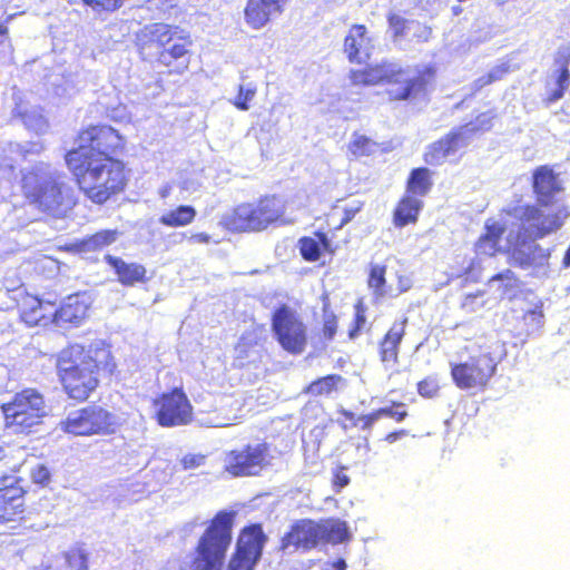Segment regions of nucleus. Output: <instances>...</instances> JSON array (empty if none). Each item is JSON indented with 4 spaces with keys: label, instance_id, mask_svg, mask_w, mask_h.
Wrapping results in <instances>:
<instances>
[{
    "label": "nucleus",
    "instance_id": "2eb2a0df",
    "mask_svg": "<svg viewBox=\"0 0 570 570\" xmlns=\"http://www.w3.org/2000/svg\"><path fill=\"white\" fill-rule=\"evenodd\" d=\"M495 363L490 354L481 353L465 362L451 363V379L460 390L483 391L493 374Z\"/></svg>",
    "mask_w": 570,
    "mask_h": 570
},
{
    "label": "nucleus",
    "instance_id": "c85d7f7f",
    "mask_svg": "<svg viewBox=\"0 0 570 570\" xmlns=\"http://www.w3.org/2000/svg\"><path fill=\"white\" fill-rule=\"evenodd\" d=\"M510 254L514 264L522 269L543 266L550 257L547 249L534 243L525 247L514 246Z\"/></svg>",
    "mask_w": 570,
    "mask_h": 570
},
{
    "label": "nucleus",
    "instance_id": "9d476101",
    "mask_svg": "<svg viewBox=\"0 0 570 570\" xmlns=\"http://www.w3.org/2000/svg\"><path fill=\"white\" fill-rule=\"evenodd\" d=\"M492 116L487 112L478 115L473 120L452 128L438 140L429 144L423 153V160L429 166L442 165L446 157L468 146L472 136L490 130Z\"/></svg>",
    "mask_w": 570,
    "mask_h": 570
},
{
    "label": "nucleus",
    "instance_id": "c9c22d12",
    "mask_svg": "<svg viewBox=\"0 0 570 570\" xmlns=\"http://www.w3.org/2000/svg\"><path fill=\"white\" fill-rule=\"evenodd\" d=\"M117 237L116 229H101L86 236L80 244L85 250L97 252L115 243Z\"/></svg>",
    "mask_w": 570,
    "mask_h": 570
},
{
    "label": "nucleus",
    "instance_id": "4c0bfd02",
    "mask_svg": "<svg viewBox=\"0 0 570 570\" xmlns=\"http://www.w3.org/2000/svg\"><path fill=\"white\" fill-rule=\"evenodd\" d=\"M367 326L366 308L362 303L354 305V317L347 330V337L351 341L356 340Z\"/></svg>",
    "mask_w": 570,
    "mask_h": 570
},
{
    "label": "nucleus",
    "instance_id": "680f3d73",
    "mask_svg": "<svg viewBox=\"0 0 570 570\" xmlns=\"http://www.w3.org/2000/svg\"><path fill=\"white\" fill-rule=\"evenodd\" d=\"M562 267L569 268L570 267V246L564 252V255L562 257Z\"/></svg>",
    "mask_w": 570,
    "mask_h": 570
},
{
    "label": "nucleus",
    "instance_id": "f8f14e48",
    "mask_svg": "<svg viewBox=\"0 0 570 570\" xmlns=\"http://www.w3.org/2000/svg\"><path fill=\"white\" fill-rule=\"evenodd\" d=\"M276 342L289 354H302L307 347L308 331L301 315L287 304L278 305L271 316Z\"/></svg>",
    "mask_w": 570,
    "mask_h": 570
},
{
    "label": "nucleus",
    "instance_id": "13d9d810",
    "mask_svg": "<svg viewBox=\"0 0 570 570\" xmlns=\"http://www.w3.org/2000/svg\"><path fill=\"white\" fill-rule=\"evenodd\" d=\"M347 566L343 558L324 563L323 570H346Z\"/></svg>",
    "mask_w": 570,
    "mask_h": 570
},
{
    "label": "nucleus",
    "instance_id": "f3484780",
    "mask_svg": "<svg viewBox=\"0 0 570 570\" xmlns=\"http://www.w3.org/2000/svg\"><path fill=\"white\" fill-rule=\"evenodd\" d=\"M24 494L21 479L4 476L0 480V523L14 529L26 520Z\"/></svg>",
    "mask_w": 570,
    "mask_h": 570
},
{
    "label": "nucleus",
    "instance_id": "09e8293b",
    "mask_svg": "<svg viewBox=\"0 0 570 570\" xmlns=\"http://www.w3.org/2000/svg\"><path fill=\"white\" fill-rule=\"evenodd\" d=\"M256 90L254 88H245L239 86L238 92L234 100V106L239 110H247L249 108L248 102L254 98Z\"/></svg>",
    "mask_w": 570,
    "mask_h": 570
},
{
    "label": "nucleus",
    "instance_id": "7ed1b4c3",
    "mask_svg": "<svg viewBox=\"0 0 570 570\" xmlns=\"http://www.w3.org/2000/svg\"><path fill=\"white\" fill-rule=\"evenodd\" d=\"M137 52L167 76H181L189 70L194 40L185 28L167 22L144 26L135 39Z\"/></svg>",
    "mask_w": 570,
    "mask_h": 570
},
{
    "label": "nucleus",
    "instance_id": "dca6fc26",
    "mask_svg": "<svg viewBox=\"0 0 570 570\" xmlns=\"http://www.w3.org/2000/svg\"><path fill=\"white\" fill-rule=\"evenodd\" d=\"M267 538L259 523L245 527L237 539L226 570H254Z\"/></svg>",
    "mask_w": 570,
    "mask_h": 570
},
{
    "label": "nucleus",
    "instance_id": "a19ab883",
    "mask_svg": "<svg viewBox=\"0 0 570 570\" xmlns=\"http://www.w3.org/2000/svg\"><path fill=\"white\" fill-rule=\"evenodd\" d=\"M509 72V67L505 65L495 66L485 75L480 76L473 81V90L479 91L482 88L501 80Z\"/></svg>",
    "mask_w": 570,
    "mask_h": 570
},
{
    "label": "nucleus",
    "instance_id": "1a4fd4ad",
    "mask_svg": "<svg viewBox=\"0 0 570 570\" xmlns=\"http://www.w3.org/2000/svg\"><path fill=\"white\" fill-rule=\"evenodd\" d=\"M4 425L17 434H30L35 428L43 424L49 415L45 396L33 387L17 392L10 401L0 405Z\"/></svg>",
    "mask_w": 570,
    "mask_h": 570
},
{
    "label": "nucleus",
    "instance_id": "473e14b6",
    "mask_svg": "<svg viewBox=\"0 0 570 570\" xmlns=\"http://www.w3.org/2000/svg\"><path fill=\"white\" fill-rule=\"evenodd\" d=\"M321 298L323 302V321L321 328L316 332V336L321 342L325 343L334 340L338 330V317L331 309L328 294L324 293Z\"/></svg>",
    "mask_w": 570,
    "mask_h": 570
},
{
    "label": "nucleus",
    "instance_id": "9b49d317",
    "mask_svg": "<svg viewBox=\"0 0 570 570\" xmlns=\"http://www.w3.org/2000/svg\"><path fill=\"white\" fill-rule=\"evenodd\" d=\"M118 428L112 412L98 404H89L68 414L60 429L76 436L110 435Z\"/></svg>",
    "mask_w": 570,
    "mask_h": 570
},
{
    "label": "nucleus",
    "instance_id": "c03bdc74",
    "mask_svg": "<svg viewBox=\"0 0 570 570\" xmlns=\"http://www.w3.org/2000/svg\"><path fill=\"white\" fill-rule=\"evenodd\" d=\"M82 3L96 12L112 13L119 10L126 0H81Z\"/></svg>",
    "mask_w": 570,
    "mask_h": 570
},
{
    "label": "nucleus",
    "instance_id": "e433bc0d",
    "mask_svg": "<svg viewBox=\"0 0 570 570\" xmlns=\"http://www.w3.org/2000/svg\"><path fill=\"white\" fill-rule=\"evenodd\" d=\"M63 559L68 570H89V554L80 544L69 548Z\"/></svg>",
    "mask_w": 570,
    "mask_h": 570
},
{
    "label": "nucleus",
    "instance_id": "3c124183",
    "mask_svg": "<svg viewBox=\"0 0 570 570\" xmlns=\"http://www.w3.org/2000/svg\"><path fill=\"white\" fill-rule=\"evenodd\" d=\"M494 281H504L505 284L503 286V292H508L517 285L518 278L511 269H504L503 272L493 275L489 279L490 283Z\"/></svg>",
    "mask_w": 570,
    "mask_h": 570
},
{
    "label": "nucleus",
    "instance_id": "4468645a",
    "mask_svg": "<svg viewBox=\"0 0 570 570\" xmlns=\"http://www.w3.org/2000/svg\"><path fill=\"white\" fill-rule=\"evenodd\" d=\"M271 461L268 443H247L226 453L224 470L234 478L256 476L271 464Z\"/></svg>",
    "mask_w": 570,
    "mask_h": 570
},
{
    "label": "nucleus",
    "instance_id": "a211bd4d",
    "mask_svg": "<svg viewBox=\"0 0 570 570\" xmlns=\"http://www.w3.org/2000/svg\"><path fill=\"white\" fill-rule=\"evenodd\" d=\"M16 308L19 320L29 327H45L55 323V302L42 299L28 292L18 294Z\"/></svg>",
    "mask_w": 570,
    "mask_h": 570
},
{
    "label": "nucleus",
    "instance_id": "6e6d98bb",
    "mask_svg": "<svg viewBox=\"0 0 570 570\" xmlns=\"http://www.w3.org/2000/svg\"><path fill=\"white\" fill-rule=\"evenodd\" d=\"M36 268L40 271H42L43 268L57 271L59 268V262L51 256L41 255L36 259Z\"/></svg>",
    "mask_w": 570,
    "mask_h": 570
},
{
    "label": "nucleus",
    "instance_id": "b1692460",
    "mask_svg": "<svg viewBox=\"0 0 570 570\" xmlns=\"http://www.w3.org/2000/svg\"><path fill=\"white\" fill-rule=\"evenodd\" d=\"M507 227L503 223L495 219H488L484 224L483 233L474 243V252L478 255L495 257L503 252L501 242Z\"/></svg>",
    "mask_w": 570,
    "mask_h": 570
},
{
    "label": "nucleus",
    "instance_id": "a18cd8bd",
    "mask_svg": "<svg viewBox=\"0 0 570 570\" xmlns=\"http://www.w3.org/2000/svg\"><path fill=\"white\" fill-rule=\"evenodd\" d=\"M386 20H387L389 27L392 31V37L394 40L403 38L406 35L409 22L401 14L395 13V12H390L386 16Z\"/></svg>",
    "mask_w": 570,
    "mask_h": 570
},
{
    "label": "nucleus",
    "instance_id": "ea45409f",
    "mask_svg": "<svg viewBox=\"0 0 570 570\" xmlns=\"http://www.w3.org/2000/svg\"><path fill=\"white\" fill-rule=\"evenodd\" d=\"M416 390L423 399H435L440 395L441 384L436 374H431L416 383Z\"/></svg>",
    "mask_w": 570,
    "mask_h": 570
},
{
    "label": "nucleus",
    "instance_id": "de8ad7c7",
    "mask_svg": "<svg viewBox=\"0 0 570 570\" xmlns=\"http://www.w3.org/2000/svg\"><path fill=\"white\" fill-rule=\"evenodd\" d=\"M31 481L40 488H45L50 483L51 474L45 464H37L30 471Z\"/></svg>",
    "mask_w": 570,
    "mask_h": 570
},
{
    "label": "nucleus",
    "instance_id": "412c9836",
    "mask_svg": "<svg viewBox=\"0 0 570 570\" xmlns=\"http://www.w3.org/2000/svg\"><path fill=\"white\" fill-rule=\"evenodd\" d=\"M89 296L86 293H75L67 296L59 307L55 305V323L57 325H80L88 315Z\"/></svg>",
    "mask_w": 570,
    "mask_h": 570
},
{
    "label": "nucleus",
    "instance_id": "f257e3e1",
    "mask_svg": "<svg viewBox=\"0 0 570 570\" xmlns=\"http://www.w3.org/2000/svg\"><path fill=\"white\" fill-rule=\"evenodd\" d=\"M76 146L63 155L73 181L87 200L102 206L124 194L131 169L119 158L127 150V139L108 124H89L75 137Z\"/></svg>",
    "mask_w": 570,
    "mask_h": 570
},
{
    "label": "nucleus",
    "instance_id": "79ce46f5",
    "mask_svg": "<svg viewBox=\"0 0 570 570\" xmlns=\"http://www.w3.org/2000/svg\"><path fill=\"white\" fill-rule=\"evenodd\" d=\"M377 413L381 417H390L395 422H403L407 416V407L406 404L399 401H392L391 405L377 409Z\"/></svg>",
    "mask_w": 570,
    "mask_h": 570
},
{
    "label": "nucleus",
    "instance_id": "4d7b16f0",
    "mask_svg": "<svg viewBox=\"0 0 570 570\" xmlns=\"http://www.w3.org/2000/svg\"><path fill=\"white\" fill-rule=\"evenodd\" d=\"M256 343L257 342L255 340H250L247 335L244 334L239 338L235 348L239 350V352L243 354V353H246L249 347H253L254 345H256Z\"/></svg>",
    "mask_w": 570,
    "mask_h": 570
},
{
    "label": "nucleus",
    "instance_id": "5701e85b",
    "mask_svg": "<svg viewBox=\"0 0 570 570\" xmlns=\"http://www.w3.org/2000/svg\"><path fill=\"white\" fill-rule=\"evenodd\" d=\"M554 65L558 66L556 71V88L547 92L543 102L549 106L562 99L570 87V43L562 45L554 55Z\"/></svg>",
    "mask_w": 570,
    "mask_h": 570
},
{
    "label": "nucleus",
    "instance_id": "aec40b11",
    "mask_svg": "<svg viewBox=\"0 0 570 570\" xmlns=\"http://www.w3.org/2000/svg\"><path fill=\"white\" fill-rule=\"evenodd\" d=\"M407 317L394 321L377 343V354L384 366H395L400 361L401 344L406 335Z\"/></svg>",
    "mask_w": 570,
    "mask_h": 570
},
{
    "label": "nucleus",
    "instance_id": "bb28decb",
    "mask_svg": "<svg viewBox=\"0 0 570 570\" xmlns=\"http://www.w3.org/2000/svg\"><path fill=\"white\" fill-rule=\"evenodd\" d=\"M105 262L114 269L118 282L124 286H134L137 283L148 281L147 271L141 264L127 263L122 258L112 255H106Z\"/></svg>",
    "mask_w": 570,
    "mask_h": 570
},
{
    "label": "nucleus",
    "instance_id": "6e6552de",
    "mask_svg": "<svg viewBox=\"0 0 570 570\" xmlns=\"http://www.w3.org/2000/svg\"><path fill=\"white\" fill-rule=\"evenodd\" d=\"M285 203L277 195H264L253 203L237 205L224 219L226 229L235 233L263 232L272 225H285Z\"/></svg>",
    "mask_w": 570,
    "mask_h": 570
},
{
    "label": "nucleus",
    "instance_id": "58836bf2",
    "mask_svg": "<svg viewBox=\"0 0 570 570\" xmlns=\"http://www.w3.org/2000/svg\"><path fill=\"white\" fill-rule=\"evenodd\" d=\"M376 144L368 137L354 132L347 149L355 157L370 156L375 148Z\"/></svg>",
    "mask_w": 570,
    "mask_h": 570
},
{
    "label": "nucleus",
    "instance_id": "052dcab7",
    "mask_svg": "<svg viewBox=\"0 0 570 570\" xmlns=\"http://www.w3.org/2000/svg\"><path fill=\"white\" fill-rule=\"evenodd\" d=\"M409 434V432L404 429L402 430H396V431H393V432H390L387 433L385 436H384V440L387 442V443H394L396 442L399 439L403 438V436H406Z\"/></svg>",
    "mask_w": 570,
    "mask_h": 570
},
{
    "label": "nucleus",
    "instance_id": "7c9ffc66",
    "mask_svg": "<svg viewBox=\"0 0 570 570\" xmlns=\"http://www.w3.org/2000/svg\"><path fill=\"white\" fill-rule=\"evenodd\" d=\"M318 522L320 544H340L350 538L346 522L338 519H323Z\"/></svg>",
    "mask_w": 570,
    "mask_h": 570
},
{
    "label": "nucleus",
    "instance_id": "cd10ccee",
    "mask_svg": "<svg viewBox=\"0 0 570 570\" xmlns=\"http://www.w3.org/2000/svg\"><path fill=\"white\" fill-rule=\"evenodd\" d=\"M371 47V38L367 36L365 24H352L344 38L343 51L351 63H361V52Z\"/></svg>",
    "mask_w": 570,
    "mask_h": 570
},
{
    "label": "nucleus",
    "instance_id": "393cba45",
    "mask_svg": "<svg viewBox=\"0 0 570 570\" xmlns=\"http://www.w3.org/2000/svg\"><path fill=\"white\" fill-rule=\"evenodd\" d=\"M299 255L305 262H317L323 254L333 255L336 247L332 245L327 234L322 230L314 232V236H302L297 240Z\"/></svg>",
    "mask_w": 570,
    "mask_h": 570
},
{
    "label": "nucleus",
    "instance_id": "2f4dec72",
    "mask_svg": "<svg viewBox=\"0 0 570 570\" xmlns=\"http://www.w3.org/2000/svg\"><path fill=\"white\" fill-rule=\"evenodd\" d=\"M197 216L196 208L191 205H179L159 217V223L169 228H179L190 225Z\"/></svg>",
    "mask_w": 570,
    "mask_h": 570
},
{
    "label": "nucleus",
    "instance_id": "5fc2aeb1",
    "mask_svg": "<svg viewBox=\"0 0 570 570\" xmlns=\"http://www.w3.org/2000/svg\"><path fill=\"white\" fill-rule=\"evenodd\" d=\"M205 459L203 454H186L181 458L180 464L185 470L195 469L204 464Z\"/></svg>",
    "mask_w": 570,
    "mask_h": 570
},
{
    "label": "nucleus",
    "instance_id": "864d4df0",
    "mask_svg": "<svg viewBox=\"0 0 570 570\" xmlns=\"http://www.w3.org/2000/svg\"><path fill=\"white\" fill-rule=\"evenodd\" d=\"M483 295L484 291L482 289L466 294L461 302V308L468 313L474 312L478 307L476 299L483 297Z\"/></svg>",
    "mask_w": 570,
    "mask_h": 570
},
{
    "label": "nucleus",
    "instance_id": "a878e982",
    "mask_svg": "<svg viewBox=\"0 0 570 570\" xmlns=\"http://www.w3.org/2000/svg\"><path fill=\"white\" fill-rule=\"evenodd\" d=\"M424 202L416 196L404 193L396 202L392 213L393 225L403 228L417 223Z\"/></svg>",
    "mask_w": 570,
    "mask_h": 570
},
{
    "label": "nucleus",
    "instance_id": "6ab92c4d",
    "mask_svg": "<svg viewBox=\"0 0 570 570\" xmlns=\"http://www.w3.org/2000/svg\"><path fill=\"white\" fill-rule=\"evenodd\" d=\"M320 544L318 522L312 519H299L291 524L282 537L279 549L309 551Z\"/></svg>",
    "mask_w": 570,
    "mask_h": 570
},
{
    "label": "nucleus",
    "instance_id": "f03ea898",
    "mask_svg": "<svg viewBox=\"0 0 570 570\" xmlns=\"http://www.w3.org/2000/svg\"><path fill=\"white\" fill-rule=\"evenodd\" d=\"M116 370L115 357L102 342L69 343L55 355L61 392L78 404L89 401Z\"/></svg>",
    "mask_w": 570,
    "mask_h": 570
},
{
    "label": "nucleus",
    "instance_id": "bf43d9fd",
    "mask_svg": "<svg viewBox=\"0 0 570 570\" xmlns=\"http://www.w3.org/2000/svg\"><path fill=\"white\" fill-rule=\"evenodd\" d=\"M189 242L193 244H208L210 235L205 232L194 233L189 236Z\"/></svg>",
    "mask_w": 570,
    "mask_h": 570
},
{
    "label": "nucleus",
    "instance_id": "ddd939ff",
    "mask_svg": "<svg viewBox=\"0 0 570 570\" xmlns=\"http://www.w3.org/2000/svg\"><path fill=\"white\" fill-rule=\"evenodd\" d=\"M153 417L161 428L189 425L194 421V406L181 386L161 392L151 401Z\"/></svg>",
    "mask_w": 570,
    "mask_h": 570
},
{
    "label": "nucleus",
    "instance_id": "72a5a7b5",
    "mask_svg": "<svg viewBox=\"0 0 570 570\" xmlns=\"http://www.w3.org/2000/svg\"><path fill=\"white\" fill-rule=\"evenodd\" d=\"M343 383L344 379L342 375L328 374L311 382L305 392L313 396H328L336 392Z\"/></svg>",
    "mask_w": 570,
    "mask_h": 570
},
{
    "label": "nucleus",
    "instance_id": "423d86ee",
    "mask_svg": "<svg viewBox=\"0 0 570 570\" xmlns=\"http://www.w3.org/2000/svg\"><path fill=\"white\" fill-rule=\"evenodd\" d=\"M405 70L396 62L381 60L376 63L366 65L364 68L351 69L348 80L352 87L364 88L379 85H400L396 88L386 90L391 101H405L426 94L434 81L436 68L433 65H425L416 70L414 77L401 80Z\"/></svg>",
    "mask_w": 570,
    "mask_h": 570
},
{
    "label": "nucleus",
    "instance_id": "8fccbe9b",
    "mask_svg": "<svg viewBox=\"0 0 570 570\" xmlns=\"http://www.w3.org/2000/svg\"><path fill=\"white\" fill-rule=\"evenodd\" d=\"M345 470V466H337L333 471L332 487L336 493L341 492L350 483V478Z\"/></svg>",
    "mask_w": 570,
    "mask_h": 570
},
{
    "label": "nucleus",
    "instance_id": "0e129e2a",
    "mask_svg": "<svg viewBox=\"0 0 570 570\" xmlns=\"http://www.w3.org/2000/svg\"><path fill=\"white\" fill-rule=\"evenodd\" d=\"M463 11L462 7L461 6H454L452 8V13L453 16H459L461 12Z\"/></svg>",
    "mask_w": 570,
    "mask_h": 570
},
{
    "label": "nucleus",
    "instance_id": "603ef678",
    "mask_svg": "<svg viewBox=\"0 0 570 570\" xmlns=\"http://www.w3.org/2000/svg\"><path fill=\"white\" fill-rule=\"evenodd\" d=\"M363 206H364L363 202H356L354 205L345 207L343 209V216H342L340 223L337 224V226L335 227V229H340L344 225L350 223L356 216V214H358L362 210Z\"/></svg>",
    "mask_w": 570,
    "mask_h": 570
},
{
    "label": "nucleus",
    "instance_id": "49530a36",
    "mask_svg": "<svg viewBox=\"0 0 570 570\" xmlns=\"http://www.w3.org/2000/svg\"><path fill=\"white\" fill-rule=\"evenodd\" d=\"M20 119L27 128L37 132L45 131L48 128V120L39 112H21Z\"/></svg>",
    "mask_w": 570,
    "mask_h": 570
},
{
    "label": "nucleus",
    "instance_id": "20e7f679",
    "mask_svg": "<svg viewBox=\"0 0 570 570\" xmlns=\"http://www.w3.org/2000/svg\"><path fill=\"white\" fill-rule=\"evenodd\" d=\"M531 185L538 205L525 204L512 209H507L505 213L513 215L519 210L520 216L518 219L520 220L523 236L535 240L559 230L569 216V212L566 207H562L554 213L543 215L539 207L550 206L553 203L554 196L564 190L559 175L551 166H538L532 173Z\"/></svg>",
    "mask_w": 570,
    "mask_h": 570
},
{
    "label": "nucleus",
    "instance_id": "e2e57ef3",
    "mask_svg": "<svg viewBox=\"0 0 570 570\" xmlns=\"http://www.w3.org/2000/svg\"><path fill=\"white\" fill-rule=\"evenodd\" d=\"M9 29L4 23H0V37L6 38L8 37Z\"/></svg>",
    "mask_w": 570,
    "mask_h": 570
},
{
    "label": "nucleus",
    "instance_id": "0eeeda50",
    "mask_svg": "<svg viewBox=\"0 0 570 570\" xmlns=\"http://www.w3.org/2000/svg\"><path fill=\"white\" fill-rule=\"evenodd\" d=\"M234 513L218 511L207 523L194 547L191 570H223L233 540Z\"/></svg>",
    "mask_w": 570,
    "mask_h": 570
},
{
    "label": "nucleus",
    "instance_id": "4be33fe9",
    "mask_svg": "<svg viewBox=\"0 0 570 570\" xmlns=\"http://www.w3.org/2000/svg\"><path fill=\"white\" fill-rule=\"evenodd\" d=\"M284 2L285 0H247L244 9L246 23L253 29H262L283 12Z\"/></svg>",
    "mask_w": 570,
    "mask_h": 570
},
{
    "label": "nucleus",
    "instance_id": "39448f33",
    "mask_svg": "<svg viewBox=\"0 0 570 570\" xmlns=\"http://www.w3.org/2000/svg\"><path fill=\"white\" fill-rule=\"evenodd\" d=\"M20 189L24 205L51 217H66L78 204V195L66 176L33 167L21 175Z\"/></svg>",
    "mask_w": 570,
    "mask_h": 570
},
{
    "label": "nucleus",
    "instance_id": "37998d69",
    "mask_svg": "<svg viewBox=\"0 0 570 570\" xmlns=\"http://www.w3.org/2000/svg\"><path fill=\"white\" fill-rule=\"evenodd\" d=\"M343 416L348 420L353 426H360L362 430H370L374 425V423L380 420L377 409L372 411L371 413L355 416V414L351 411H343Z\"/></svg>",
    "mask_w": 570,
    "mask_h": 570
},
{
    "label": "nucleus",
    "instance_id": "f704fd0d",
    "mask_svg": "<svg viewBox=\"0 0 570 570\" xmlns=\"http://www.w3.org/2000/svg\"><path fill=\"white\" fill-rule=\"evenodd\" d=\"M386 266L383 264H370L367 274V287L375 298L386 296Z\"/></svg>",
    "mask_w": 570,
    "mask_h": 570
},
{
    "label": "nucleus",
    "instance_id": "c756f323",
    "mask_svg": "<svg viewBox=\"0 0 570 570\" xmlns=\"http://www.w3.org/2000/svg\"><path fill=\"white\" fill-rule=\"evenodd\" d=\"M433 171L428 167L412 168L405 180V193L422 199L433 189Z\"/></svg>",
    "mask_w": 570,
    "mask_h": 570
}]
</instances>
